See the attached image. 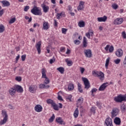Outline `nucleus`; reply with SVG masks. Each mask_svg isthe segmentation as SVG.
<instances>
[{
	"mask_svg": "<svg viewBox=\"0 0 126 126\" xmlns=\"http://www.w3.org/2000/svg\"><path fill=\"white\" fill-rule=\"evenodd\" d=\"M57 69L58 70V71H59V72L61 73V74H63L64 72V68L63 67H60L57 68Z\"/></svg>",
	"mask_w": 126,
	"mask_h": 126,
	"instance_id": "nucleus-28",
	"label": "nucleus"
},
{
	"mask_svg": "<svg viewBox=\"0 0 126 126\" xmlns=\"http://www.w3.org/2000/svg\"><path fill=\"white\" fill-rule=\"evenodd\" d=\"M5 30V28H4V26L2 25H0V33H2Z\"/></svg>",
	"mask_w": 126,
	"mask_h": 126,
	"instance_id": "nucleus-33",
	"label": "nucleus"
},
{
	"mask_svg": "<svg viewBox=\"0 0 126 126\" xmlns=\"http://www.w3.org/2000/svg\"><path fill=\"white\" fill-rule=\"evenodd\" d=\"M114 123L115 125H117L119 126V125H121V119L119 117H116L114 119Z\"/></svg>",
	"mask_w": 126,
	"mask_h": 126,
	"instance_id": "nucleus-21",
	"label": "nucleus"
},
{
	"mask_svg": "<svg viewBox=\"0 0 126 126\" xmlns=\"http://www.w3.org/2000/svg\"><path fill=\"white\" fill-rule=\"evenodd\" d=\"M46 70L44 68L42 69V78H47V75L46 74Z\"/></svg>",
	"mask_w": 126,
	"mask_h": 126,
	"instance_id": "nucleus-26",
	"label": "nucleus"
},
{
	"mask_svg": "<svg viewBox=\"0 0 126 126\" xmlns=\"http://www.w3.org/2000/svg\"><path fill=\"white\" fill-rule=\"evenodd\" d=\"M80 71L81 73H83L85 71V69L83 67H80Z\"/></svg>",
	"mask_w": 126,
	"mask_h": 126,
	"instance_id": "nucleus-59",
	"label": "nucleus"
},
{
	"mask_svg": "<svg viewBox=\"0 0 126 126\" xmlns=\"http://www.w3.org/2000/svg\"><path fill=\"white\" fill-rule=\"evenodd\" d=\"M56 121L57 123L60 124V125H63H63H65V123L63 122V119L61 117L56 118Z\"/></svg>",
	"mask_w": 126,
	"mask_h": 126,
	"instance_id": "nucleus-19",
	"label": "nucleus"
},
{
	"mask_svg": "<svg viewBox=\"0 0 126 126\" xmlns=\"http://www.w3.org/2000/svg\"><path fill=\"white\" fill-rule=\"evenodd\" d=\"M83 103V98L80 97L79 99H78V104L79 105H81Z\"/></svg>",
	"mask_w": 126,
	"mask_h": 126,
	"instance_id": "nucleus-37",
	"label": "nucleus"
},
{
	"mask_svg": "<svg viewBox=\"0 0 126 126\" xmlns=\"http://www.w3.org/2000/svg\"><path fill=\"white\" fill-rule=\"evenodd\" d=\"M20 58V55H18L16 58V61H15V63H17L18 62V60H19V59Z\"/></svg>",
	"mask_w": 126,
	"mask_h": 126,
	"instance_id": "nucleus-52",
	"label": "nucleus"
},
{
	"mask_svg": "<svg viewBox=\"0 0 126 126\" xmlns=\"http://www.w3.org/2000/svg\"><path fill=\"white\" fill-rule=\"evenodd\" d=\"M82 80L85 85V89L88 90L90 88V83H89V81L86 78H82Z\"/></svg>",
	"mask_w": 126,
	"mask_h": 126,
	"instance_id": "nucleus-5",
	"label": "nucleus"
},
{
	"mask_svg": "<svg viewBox=\"0 0 126 126\" xmlns=\"http://www.w3.org/2000/svg\"><path fill=\"white\" fill-rule=\"evenodd\" d=\"M107 18L106 16H104L103 17H98L97 18V21L98 22H105V21H107Z\"/></svg>",
	"mask_w": 126,
	"mask_h": 126,
	"instance_id": "nucleus-15",
	"label": "nucleus"
},
{
	"mask_svg": "<svg viewBox=\"0 0 126 126\" xmlns=\"http://www.w3.org/2000/svg\"><path fill=\"white\" fill-rule=\"evenodd\" d=\"M114 62H115L116 64H119V63H121V59H118L116 60H114Z\"/></svg>",
	"mask_w": 126,
	"mask_h": 126,
	"instance_id": "nucleus-42",
	"label": "nucleus"
},
{
	"mask_svg": "<svg viewBox=\"0 0 126 126\" xmlns=\"http://www.w3.org/2000/svg\"><path fill=\"white\" fill-rule=\"evenodd\" d=\"M41 45H42V42L39 41L35 45V48H36L38 54H41Z\"/></svg>",
	"mask_w": 126,
	"mask_h": 126,
	"instance_id": "nucleus-12",
	"label": "nucleus"
},
{
	"mask_svg": "<svg viewBox=\"0 0 126 126\" xmlns=\"http://www.w3.org/2000/svg\"><path fill=\"white\" fill-rule=\"evenodd\" d=\"M95 111H96V108L94 107H92L91 109V113H93L94 114H95Z\"/></svg>",
	"mask_w": 126,
	"mask_h": 126,
	"instance_id": "nucleus-44",
	"label": "nucleus"
},
{
	"mask_svg": "<svg viewBox=\"0 0 126 126\" xmlns=\"http://www.w3.org/2000/svg\"><path fill=\"white\" fill-rule=\"evenodd\" d=\"M83 44V48H86L87 47V39L85 36L84 37Z\"/></svg>",
	"mask_w": 126,
	"mask_h": 126,
	"instance_id": "nucleus-25",
	"label": "nucleus"
},
{
	"mask_svg": "<svg viewBox=\"0 0 126 126\" xmlns=\"http://www.w3.org/2000/svg\"><path fill=\"white\" fill-rule=\"evenodd\" d=\"M74 43L75 45H79V44H80V41L79 40H75Z\"/></svg>",
	"mask_w": 126,
	"mask_h": 126,
	"instance_id": "nucleus-49",
	"label": "nucleus"
},
{
	"mask_svg": "<svg viewBox=\"0 0 126 126\" xmlns=\"http://www.w3.org/2000/svg\"><path fill=\"white\" fill-rule=\"evenodd\" d=\"M25 19H26L27 20H28L29 19L28 22H31L32 21V17L29 18V17L25 16Z\"/></svg>",
	"mask_w": 126,
	"mask_h": 126,
	"instance_id": "nucleus-46",
	"label": "nucleus"
},
{
	"mask_svg": "<svg viewBox=\"0 0 126 126\" xmlns=\"http://www.w3.org/2000/svg\"><path fill=\"white\" fill-rule=\"evenodd\" d=\"M92 74L95 77H98L100 80H104L105 78L103 72L93 71Z\"/></svg>",
	"mask_w": 126,
	"mask_h": 126,
	"instance_id": "nucleus-2",
	"label": "nucleus"
},
{
	"mask_svg": "<svg viewBox=\"0 0 126 126\" xmlns=\"http://www.w3.org/2000/svg\"><path fill=\"white\" fill-rule=\"evenodd\" d=\"M114 101L117 103H122V102H126V94H119L114 98Z\"/></svg>",
	"mask_w": 126,
	"mask_h": 126,
	"instance_id": "nucleus-1",
	"label": "nucleus"
},
{
	"mask_svg": "<svg viewBox=\"0 0 126 126\" xmlns=\"http://www.w3.org/2000/svg\"><path fill=\"white\" fill-rule=\"evenodd\" d=\"M55 101H54V100L51 99H48L46 100V103H47V104H49L50 105H53Z\"/></svg>",
	"mask_w": 126,
	"mask_h": 126,
	"instance_id": "nucleus-30",
	"label": "nucleus"
},
{
	"mask_svg": "<svg viewBox=\"0 0 126 126\" xmlns=\"http://www.w3.org/2000/svg\"><path fill=\"white\" fill-rule=\"evenodd\" d=\"M51 48H52V46L51 45H49L48 46L46 47V50L47 51L48 54H50V49H51Z\"/></svg>",
	"mask_w": 126,
	"mask_h": 126,
	"instance_id": "nucleus-41",
	"label": "nucleus"
},
{
	"mask_svg": "<svg viewBox=\"0 0 126 126\" xmlns=\"http://www.w3.org/2000/svg\"><path fill=\"white\" fill-rule=\"evenodd\" d=\"M30 92L31 93H34L37 90V87L36 85H31L29 88Z\"/></svg>",
	"mask_w": 126,
	"mask_h": 126,
	"instance_id": "nucleus-11",
	"label": "nucleus"
},
{
	"mask_svg": "<svg viewBox=\"0 0 126 126\" xmlns=\"http://www.w3.org/2000/svg\"><path fill=\"white\" fill-rule=\"evenodd\" d=\"M16 93V90H15V88H10L9 90V93L11 95V96H13L14 94Z\"/></svg>",
	"mask_w": 126,
	"mask_h": 126,
	"instance_id": "nucleus-20",
	"label": "nucleus"
},
{
	"mask_svg": "<svg viewBox=\"0 0 126 126\" xmlns=\"http://www.w3.org/2000/svg\"><path fill=\"white\" fill-rule=\"evenodd\" d=\"M78 114H79L78 108H76L74 112V118H77V117H78Z\"/></svg>",
	"mask_w": 126,
	"mask_h": 126,
	"instance_id": "nucleus-29",
	"label": "nucleus"
},
{
	"mask_svg": "<svg viewBox=\"0 0 126 126\" xmlns=\"http://www.w3.org/2000/svg\"><path fill=\"white\" fill-rule=\"evenodd\" d=\"M119 115V109L117 108H113L111 112V117L112 118H115Z\"/></svg>",
	"mask_w": 126,
	"mask_h": 126,
	"instance_id": "nucleus-6",
	"label": "nucleus"
},
{
	"mask_svg": "<svg viewBox=\"0 0 126 126\" xmlns=\"http://www.w3.org/2000/svg\"><path fill=\"white\" fill-rule=\"evenodd\" d=\"M110 63V57H108L105 63V67L106 68H108V66L109 65V63Z\"/></svg>",
	"mask_w": 126,
	"mask_h": 126,
	"instance_id": "nucleus-34",
	"label": "nucleus"
},
{
	"mask_svg": "<svg viewBox=\"0 0 126 126\" xmlns=\"http://www.w3.org/2000/svg\"><path fill=\"white\" fill-rule=\"evenodd\" d=\"M61 16H63V17H65V14H64V13H63V12H62L60 13H57V19L60 20V19H61Z\"/></svg>",
	"mask_w": 126,
	"mask_h": 126,
	"instance_id": "nucleus-23",
	"label": "nucleus"
},
{
	"mask_svg": "<svg viewBox=\"0 0 126 126\" xmlns=\"http://www.w3.org/2000/svg\"><path fill=\"white\" fill-rule=\"evenodd\" d=\"M65 61L66 63H67V64L68 65V66H70L72 65V62L71 61H68V59H65Z\"/></svg>",
	"mask_w": 126,
	"mask_h": 126,
	"instance_id": "nucleus-36",
	"label": "nucleus"
},
{
	"mask_svg": "<svg viewBox=\"0 0 126 126\" xmlns=\"http://www.w3.org/2000/svg\"><path fill=\"white\" fill-rule=\"evenodd\" d=\"M34 110L35 112H37V113H40L43 111V107L40 104H37L34 107Z\"/></svg>",
	"mask_w": 126,
	"mask_h": 126,
	"instance_id": "nucleus-8",
	"label": "nucleus"
},
{
	"mask_svg": "<svg viewBox=\"0 0 126 126\" xmlns=\"http://www.w3.org/2000/svg\"><path fill=\"white\" fill-rule=\"evenodd\" d=\"M55 114H53L52 116L49 120V123H53V122H54V120H55Z\"/></svg>",
	"mask_w": 126,
	"mask_h": 126,
	"instance_id": "nucleus-35",
	"label": "nucleus"
},
{
	"mask_svg": "<svg viewBox=\"0 0 126 126\" xmlns=\"http://www.w3.org/2000/svg\"><path fill=\"white\" fill-rule=\"evenodd\" d=\"M78 90L79 92L80 93H82L83 92V90L81 88V85L80 83L78 84Z\"/></svg>",
	"mask_w": 126,
	"mask_h": 126,
	"instance_id": "nucleus-32",
	"label": "nucleus"
},
{
	"mask_svg": "<svg viewBox=\"0 0 126 126\" xmlns=\"http://www.w3.org/2000/svg\"><path fill=\"white\" fill-rule=\"evenodd\" d=\"M79 27H84L85 26V22L84 21H80L78 23Z\"/></svg>",
	"mask_w": 126,
	"mask_h": 126,
	"instance_id": "nucleus-31",
	"label": "nucleus"
},
{
	"mask_svg": "<svg viewBox=\"0 0 126 126\" xmlns=\"http://www.w3.org/2000/svg\"><path fill=\"white\" fill-rule=\"evenodd\" d=\"M14 88L17 92H20V93H22V92H23V88L19 85L15 86Z\"/></svg>",
	"mask_w": 126,
	"mask_h": 126,
	"instance_id": "nucleus-14",
	"label": "nucleus"
},
{
	"mask_svg": "<svg viewBox=\"0 0 126 126\" xmlns=\"http://www.w3.org/2000/svg\"><path fill=\"white\" fill-rule=\"evenodd\" d=\"M97 92V89L96 88H94L91 91L92 93H94V92Z\"/></svg>",
	"mask_w": 126,
	"mask_h": 126,
	"instance_id": "nucleus-64",
	"label": "nucleus"
},
{
	"mask_svg": "<svg viewBox=\"0 0 126 126\" xmlns=\"http://www.w3.org/2000/svg\"><path fill=\"white\" fill-rule=\"evenodd\" d=\"M109 53H113L114 52V46H111L109 49Z\"/></svg>",
	"mask_w": 126,
	"mask_h": 126,
	"instance_id": "nucleus-43",
	"label": "nucleus"
},
{
	"mask_svg": "<svg viewBox=\"0 0 126 126\" xmlns=\"http://www.w3.org/2000/svg\"><path fill=\"white\" fill-rule=\"evenodd\" d=\"M44 84H49L50 83V79L48 78H45V80L44 81Z\"/></svg>",
	"mask_w": 126,
	"mask_h": 126,
	"instance_id": "nucleus-38",
	"label": "nucleus"
},
{
	"mask_svg": "<svg viewBox=\"0 0 126 126\" xmlns=\"http://www.w3.org/2000/svg\"><path fill=\"white\" fill-rule=\"evenodd\" d=\"M1 3L4 5V6H9L10 5V3L7 0H3Z\"/></svg>",
	"mask_w": 126,
	"mask_h": 126,
	"instance_id": "nucleus-27",
	"label": "nucleus"
},
{
	"mask_svg": "<svg viewBox=\"0 0 126 126\" xmlns=\"http://www.w3.org/2000/svg\"><path fill=\"white\" fill-rule=\"evenodd\" d=\"M31 12L34 15H42V12H41V10L39 9V8L36 6H34L31 10Z\"/></svg>",
	"mask_w": 126,
	"mask_h": 126,
	"instance_id": "nucleus-4",
	"label": "nucleus"
},
{
	"mask_svg": "<svg viewBox=\"0 0 126 126\" xmlns=\"http://www.w3.org/2000/svg\"><path fill=\"white\" fill-rule=\"evenodd\" d=\"M123 22H124L123 18H117L115 20L114 23L115 25H119V24H122Z\"/></svg>",
	"mask_w": 126,
	"mask_h": 126,
	"instance_id": "nucleus-10",
	"label": "nucleus"
},
{
	"mask_svg": "<svg viewBox=\"0 0 126 126\" xmlns=\"http://www.w3.org/2000/svg\"><path fill=\"white\" fill-rule=\"evenodd\" d=\"M121 110H122V111H123L124 112H125V111H126V105H125V104H123L122 105Z\"/></svg>",
	"mask_w": 126,
	"mask_h": 126,
	"instance_id": "nucleus-51",
	"label": "nucleus"
},
{
	"mask_svg": "<svg viewBox=\"0 0 126 126\" xmlns=\"http://www.w3.org/2000/svg\"><path fill=\"white\" fill-rule=\"evenodd\" d=\"M116 55L118 58H122L124 55V51L121 49H119L116 51Z\"/></svg>",
	"mask_w": 126,
	"mask_h": 126,
	"instance_id": "nucleus-9",
	"label": "nucleus"
},
{
	"mask_svg": "<svg viewBox=\"0 0 126 126\" xmlns=\"http://www.w3.org/2000/svg\"><path fill=\"white\" fill-rule=\"evenodd\" d=\"M109 49H110V45H107L104 48V49L105 50V51H106V52H108Z\"/></svg>",
	"mask_w": 126,
	"mask_h": 126,
	"instance_id": "nucleus-54",
	"label": "nucleus"
},
{
	"mask_svg": "<svg viewBox=\"0 0 126 126\" xmlns=\"http://www.w3.org/2000/svg\"><path fill=\"white\" fill-rule=\"evenodd\" d=\"M16 18H12L9 21V23L10 24H12V23H14V22H15V20H16Z\"/></svg>",
	"mask_w": 126,
	"mask_h": 126,
	"instance_id": "nucleus-40",
	"label": "nucleus"
},
{
	"mask_svg": "<svg viewBox=\"0 0 126 126\" xmlns=\"http://www.w3.org/2000/svg\"><path fill=\"white\" fill-rule=\"evenodd\" d=\"M41 6L43 8V12L47 13L49 11V6L46 5L45 4H41Z\"/></svg>",
	"mask_w": 126,
	"mask_h": 126,
	"instance_id": "nucleus-18",
	"label": "nucleus"
},
{
	"mask_svg": "<svg viewBox=\"0 0 126 126\" xmlns=\"http://www.w3.org/2000/svg\"><path fill=\"white\" fill-rule=\"evenodd\" d=\"M58 99L59 100V101H63V97H62V96L59 95V93H58Z\"/></svg>",
	"mask_w": 126,
	"mask_h": 126,
	"instance_id": "nucleus-53",
	"label": "nucleus"
},
{
	"mask_svg": "<svg viewBox=\"0 0 126 126\" xmlns=\"http://www.w3.org/2000/svg\"><path fill=\"white\" fill-rule=\"evenodd\" d=\"M84 3L85 2L83 1H80L79 5L77 7V10H78V11H79L80 10H82V9H83V8H84V6H83L84 5Z\"/></svg>",
	"mask_w": 126,
	"mask_h": 126,
	"instance_id": "nucleus-13",
	"label": "nucleus"
},
{
	"mask_svg": "<svg viewBox=\"0 0 126 126\" xmlns=\"http://www.w3.org/2000/svg\"><path fill=\"white\" fill-rule=\"evenodd\" d=\"M108 83H104L102 85H101L99 88V91H104V89H106V88L107 86H108Z\"/></svg>",
	"mask_w": 126,
	"mask_h": 126,
	"instance_id": "nucleus-16",
	"label": "nucleus"
},
{
	"mask_svg": "<svg viewBox=\"0 0 126 126\" xmlns=\"http://www.w3.org/2000/svg\"><path fill=\"white\" fill-rule=\"evenodd\" d=\"M112 6L114 9H117L118 7H119V6H118V5H117V4H112Z\"/></svg>",
	"mask_w": 126,
	"mask_h": 126,
	"instance_id": "nucleus-47",
	"label": "nucleus"
},
{
	"mask_svg": "<svg viewBox=\"0 0 126 126\" xmlns=\"http://www.w3.org/2000/svg\"><path fill=\"white\" fill-rule=\"evenodd\" d=\"M39 88H40V89H44V88H46V85L44 84H40L39 85Z\"/></svg>",
	"mask_w": 126,
	"mask_h": 126,
	"instance_id": "nucleus-39",
	"label": "nucleus"
},
{
	"mask_svg": "<svg viewBox=\"0 0 126 126\" xmlns=\"http://www.w3.org/2000/svg\"><path fill=\"white\" fill-rule=\"evenodd\" d=\"M96 104H97V107H98L99 109H101V108H102V104L101 103L99 102L98 101H97Z\"/></svg>",
	"mask_w": 126,
	"mask_h": 126,
	"instance_id": "nucleus-48",
	"label": "nucleus"
},
{
	"mask_svg": "<svg viewBox=\"0 0 126 126\" xmlns=\"http://www.w3.org/2000/svg\"><path fill=\"white\" fill-rule=\"evenodd\" d=\"M55 62H56V59H55V58H53V59L50 60L49 63L51 64H52V63H55Z\"/></svg>",
	"mask_w": 126,
	"mask_h": 126,
	"instance_id": "nucleus-45",
	"label": "nucleus"
},
{
	"mask_svg": "<svg viewBox=\"0 0 126 126\" xmlns=\"http://www.w3.org/2000/svg\"><path fill=\"white\" fill-rule=\"evenodd\" d=\"M84 54L87 58H92V51L91 49L85 50Z\"/></svg>",
	"mask_w": 126,
	"mask_h": 126,
	"instance_id": "nucleus-7",
	"label": "nucleus"
},
{
	"mask_svg": "<svg viewBox=\"0 0 126 126\" xmlns=\"http://www.w3.org/2000/svg\"><path fill=\"white\" fill-rule=\"evenodd\" d=\"M29 9V6H26L24 9V11H27Z\"/></svg>",
	"mask_w": 126,
	"mask_h": 126,
	"instance_id": "nucleus-60",
	"label": "nucleus"
},
{
	"mask_svg": "<svg viewBox=\"0 0 126 126\" xmlns=\"http://www.w3.org/2000/svg\"><path fill=\"white\" fill-rule=\"evenodd\" d=\"M86 36L88 38V39H91L90 38V32H89L88 33H86Z\"/></svg>",
	"mask_w": 126,
	"mask_h": 126,
	"instance_id": "nucleus-56",
	"label": "nucleus"
},
{
	"mask_svg": "<svg viewBox=\"0 0 126 126\" xmlns=\"http://www.w3.org/2000/svg\"><path fill=\"white\" fill-rule=\"evenodd\" d=\"M122 37L124 38V39H126V32H122Z\"/></svg>",
	"mask_w": 126,
	"mask_h": 126,
	"instance_id": "nucleus-55",
	"label": "nucleus"
},
{
	"mask_svg": "<svg viewBox=\"0 0 126 126\" xmlns=\"http://www.w3.org/2000/svg\"><path fill=\"white\" fill-rule=\"evenodd\" d=\"M61 52H63L65 51V47H61L60 48Z\"/></svg>",
	"mask_w": 126,
	"mask_h": 126,
	"instance_id": "nucleus-61",
	"label": "nucleus"
},
{
	"mask_svg": "<svg viewBox=\"0 0 126 126\" xmlns=\"http://www.w3.org/2000/svg\"><path fill=\"white\" fill-rule=\"evenodd\" d=\"M54 26L55 27H57L58 26V22H57V20H54Z\"/></svg>",
	"mask_w": 126,
	"mask_h": 126,
	"instance_id": "nucleus-63",
	"label": "nucleus"
},
{
	"mask_svg": "<svg viewBox=\"0 0 126 126\" xmlns=\"http://www.w3.org/2000/svg\"><path fill=\"white\" fill-rule=\"evenodd\" d=\"M51 107L53 108L54 110L56 111H59V106L58 104H56V102H54V103L51 105Z\"/></svg>",
	"mask_w": 126,
	"mask_h": 126,
	"instance_id": "nucleus-24",
	"label": "nucleus"
},
{
	"mask_svg": "<svg viewBox=\"0 0 126 126\" xmlns=\"http://www.w3.org/2000/svg\"><path fill=\"white\" fill-rule=\"evenodd\" d=\"M68 10H69V11H72V8L71 7V6L70 5H68Z\"/></svg>",
	"mask_w": 126,
	"mask_h": 126,
	"instance_id": "nucleus-62",
	"label": "nucleus"
},
{
	"mask_svg": "<svg viewBox=\"0 0 126 126\" xmlns=\"http://www.w3.org/2000/svg\"><path fill=\"white\" fill-rule=\"evenodd\" d=\"M49 28H50V27H49V23L48 22L44 21L43 24V30H48Z\"/></svg>",
	"mask_w": 126,
	"mask_h": 126,
	"instance_id": "nucleus-17",
	"label": "nucleus"
},
{
	"mask_svg": "<svg viewBox=\"0 0 126 126\" xmlns=\"http://www.w3.org/2000/svg\"><path fill=\"white\" fill-rule=\"evenodd\" d=\"M16 80H17V81H21V77H16L15 78Z\"/></svg>",
	"mask_w": 126,
	"mask_h": 126,
	"instance_id": "nucleus-57",
	"label": "nucleus"
},
{
	"mask_svg": "<svg viewBox=\"0 0 126 126\" xmlns=\"http://www.w3.org/2000/svg\"><path fill=\"white\" fill-rule=\"evenodd\" d=\"M21 59H22V62H24V61H25V59H26V55H23L21 56Z\"/></svg>",
	"mask_w": 126,
	"mask_h": 126,
	"instance_id": "nucleus-50",
	"label": "nucleus"
},
{
	"mask_svg": "<svg viewBox=\"0 0 126 126\" xmlns=\"http://www.w3.org/2000/svg\"><path fill=\"white\" fill-rule=\"evenodd\" d=\"M67 31V30L66 29L63 28L62 29V33L63 34H65V32H66Z\"/></svg>",
	"mask_w": 126,
	"mask_h": 126,
	"instance_id": "nucleus-58",
	"label": "nucleus"
},
{
	"mask_svg": "<svg viewBox=\"0 0 126 126\" xmlns=\"http://www.w3.org/2000/svg\"><path fill=\"white\" fill-rule=\"evenodd\" d=\"M2 116L4 117L3 120L0 122V126L4 125L8 119V115H7V113H6V111H5L2 110Z\"/></svg>",
	"mask_w": 126,
	"mask_h": 126,
	"instance_id": "nucleus-3",
	"label": "nucleus"
},
{
	"mask_svg": "<svg viewBox=\"0 0 126 126\" xmlns=\"http://www.w3.org/2000/svg\"><path fill=\"white\" fill-rule=\"evenodd\" d=\"M74 89V85L72 83L69 84L68 86V90L71 91Z\"/></svg>",
	"mask_w": 126,
	"mask_h": 126,
	"instance_id": "nucleus-22",
	"label": "nucleus"
}]
</instances>
